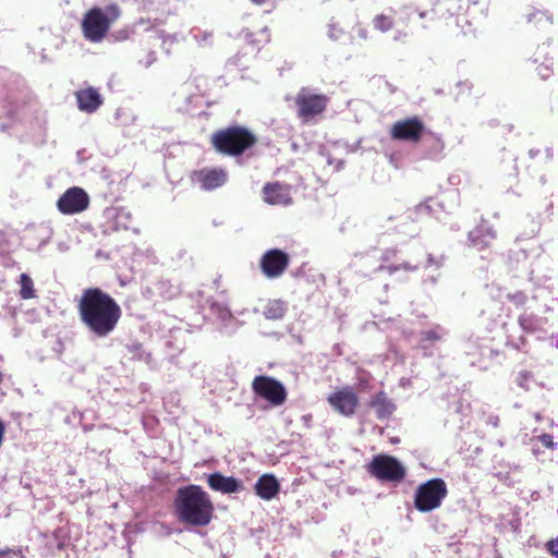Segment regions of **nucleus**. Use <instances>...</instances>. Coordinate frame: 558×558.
<instances>
[{
    "mask_svg": "<svg viewBox=\"0 0 558 558\" xmlns=\"http://www.w3.org/2000/svg\"><path fill=\"white\" fill-rule=\"evenodd\" d=\"M441 327L440 326H436L434 329H429V330H424L421 332V339H420V347L422 349H426V343L427 342H437L439 340H441Z\"/></svg>",
    "mask_w": 558,
    "mask_h": 558,
    "instance_id": "b1692460",
    "label": "nucleus"
},
{
    "mask_svg": "<svg viewBox=\"0 0 558 558\" xmlns=\"http://www.w3.org/2000/svg\"><path fill=\"white\" fill-rule=\"evenodd\" d=\"M121 16V9L117 3H111L105 9L93 7L84 14L81 29L86 40L90 43L102 41L109 33L112 23Z\"/></svg>",
    "mask_w": 558,
    "mask_h": 558,
    "instance_id": "20e7f679",
    "label": "nucleus"
},
{
    "mask_svg": "<svg viewBox=\"0 0 558 558\" xmlns=\"http://www.w3.org/2000/svg\"><path fill=\"white\" fill-rule=\"evenodd\" d=\"M366 471L373 477L385 482H400L405 477V469L401 462L385 453L374 456L366 464Z\"/></svg>",
    "mask_w": 558,
    "mask_h": 558,
    "instance_id": "0eeeda50",
    "label": "nucleus"
},
{
    "mask_svg": "<svg viewBox=\"0 0 558 558\" xmlns=\"http://www.w3.org/2000/svg\"><path fill=\"white\" fill-rule=\"evenodd\" d=\"M425 132L424 122L418 117H412L395 122L390 129V137L393 141L417 144Z\"/></svg>",
    "mask_w": 558,
    "mask_h": 558,
    "instance_id": "9d476101",
    "label": "nucleus"
},
{
    "mask_svg": "<svg viewBox=\"0 0 558 558\" xmlns=\"http://www.w3.org/2000/svg\"><path fill=\"white\" fill-rule=\"evenodd\" d=\"M263 199L269 205L288 206L292 203L291 187L280 182H269L263 187Z\"/></svg>",
    "mask_w": 558,
    "mask_h": 558,
    "instance_id": "2eb2a0df",
    "label": "nucleus"
},
{
    "mask_svg": "<svg viewBox=\"0 0 558 558\" xmlns=\"http://www.w3.org/2000/svg\"><path fill=\"white\" fill-rule=\"evenodd\" d=\"M35 105V98L24 90H10L0 99L3 116L11 120L19 119L21 114L28 112Z\"/></svg>",
    "mask_w": 558,
    "mask_h": 558,
    "instance_id": "1a4fd4ad",
    "label": "nucleus"
},
{
    "mask_svg": "<svg viewBox=\"0 0 558 558\" xmlns=\"http://www.w3.org/2000/svg\"><path fill=\"white\" fill-rule=\"evenodd\" d=\"M488 236L490 240L496 238V233L492 231L490 229L486 228H477L470 232V240L475 246L485 247L488 245V242H486L484 239Z\"/></svg>",
    "mask_w": 558,
    "mask_h": 558,
    "instance_id": "4be33fe9",
    "label": "nucleus"
},
{
    "mask_svg": "<svg viewBox=\"0 0 558 558\" xmlns=\"http://www.w3.org/2000/svg\"><path fill=\"white\" fill-rule=\"evenodd\" d=\"M289 265L290 256L279 248L266 251L259 259L260 270L269 279L281 277Z\"/></svg>",
    "mask_w": 558,
    "mask_h": 558,
    "instance_id": "f8f14e48",
    "label": "nucleus"
},
{
    "mask_svg": "<svg viewBox=\"0 0 558 558\" xmlns=\"http://www.w3.org/2000/svg\"><path fill=\"white\" fill-rule=\"evenodd\" d=\"M252 390L256 396L266 400L271 407L282 405L288 397L283 384L267 375L256 376L252 381Z\"/></svg>",
    "mask_w": 558,
    "mask_h": 558,
    "instance_id": "6e6552de",
    "label": "nucleus"
},
{
    "mask_svg": "<svg viewBox=\"0 0 558 558\" xmlns=\"http://www.w3.org/2000/svg\"><path fill=\"white\" fill-rule=\"evenodd\" d=\"M507 299L512 302L515 306L520 307V306H523L526 301H527V296L524 292L522 291H517L514 293H509L507 295Z\"/></svg>",
    "mask_w": 558,
    "mask_h": 558,
    "instance_id": "bb28decb",
    "label": "nucleus"
},
{
    "mask_svg": "<svg viewBox=\"0 0 558 558\" xmlns=\"http://www.w3.org/2000/svg\"><path fill=\"white\" fill-rule=\"evenodd\" d=\"M252 3L256 4V5H262L266 2V0H251Z\"/></svg>",
    "mask_w": 558,
    "mask_h": 558,
    "instance_id": "f704fd0d",
    "label": "nucleus"
},
{
    "mask_svg": "<svg viewBox=\"0 0 558 558\" xmlns=\"http://www.w3.org/2000/svg\"><path fill=\"white\" fill-rule=\"evenodd\" d=\"M527 31L532 34H547L553 26V16L548 11L533 9L525 15Z\"/></svg>",
    "mask_w": 558,
    "mask_h": 558,
    "instance_id": "f3484780",
    "label": "nucleus"
},
{
    "mask_svg": "<svg viewBox=\"0 0 558 558\" xmlns=\"http://www.w3.org/2000/svg\"><path fill=\"white\" fill-rule=\"evenodd\" d=\"M191 180L198 183L205 191L216 190L228 180V172L222 168H203L191 174Z\"/></svg>",
    "mask_w": 558,
    "mask_h": 558,
    "instance_id": "4468645a",
    "label": "nucleus"
},
{
    "mask_svg": "<svg viewBox=\"0 0 558 558\" xmlns=\"http://www.w3.org/2000/svg\"><path fill=\"white\" fill-rule=\"evenodd\" d=\"M488 423L492 424L494 427H497L499 425V417L497 415H490L488 417Z\"/></svg>",
    "mask_w": 558,
    "mask_h": 558,
    "instance_id": "72a5a7b5",
    "label": "nucleus"
},
{
    "mask_svg": "<svg viewBox=\"0 0 558 558\" xmlns=\"http://www.w3.org/2000/svg\"><path fill=\"white\" fill-rule=\"evenodd\" d=\"M386 271H388L389 274H393L395 271H398L400 269H403L405 271H413L416 269L415 266H411L410 264H399V265H389V266H386V267H383Z\"/></svg>",
    "mask_w": 558,
    "mask_h": 558,
    "instance_id": "cd10ccee",
    "label": "nucleus"
},
{
    "mask_svg": "<svg viewBox=\"0 0 558 558\" xmlns=\"http://www.w3.org/2000/svg\"><path fill=\"white\" fill-rule=\"evenodd\" d=\"M20 296L23 300H29L36 298V290L34 288L33 279L27 274L20 276Z\"/></svg>",
    "mask_w": 558,
    "mask_h": 558,
    "instance_id": "5701e85b",
    "label": "nucleus"
},
{
    "mask_svg": "<svg viewBox=\"0 0 558 558\" xmlns=\"http://www.w3.org/2000/svg\"><path fill=\"white\" fill-rule=\"evenodd\" d=\"M519 325L525 331L532 332V331L536 330L535 318L532 315L523 314V315L519 316Z\"/></svg>",
    "mask_w": 558,
    "mask_h": 558,
    "instance_id": "a878e982",
    "label": "nucleus"
},
{
    "mask_svg": "<svg viewBox=\"0 0 558 558\" xmlns=\"http://www.w3.org/2000/svg\"><path fill=\"white\" fill-rule=\"evenodd\" d=\"M531 373L527 371L520 372L517 377V383L519 386L524 387V384L530 380Z\"/></svg>",
    "mask_w": 558,
    "mask_h": 558,
    "instance_id": "2f4dec72",
    "label": "nucleus"
},
{
    "mask_svg": "<svg viewBox=\"0 0 558 558\" xmlns=\"http://www.w3.org/2000/svg\"><path fill=\"white\" fill-rule=\"evenodd\" d=\"M538 439H539L541 444L544 445L545 447H547V448H553L554 447V441H553L551 435H549V434H542L538 437Z\"/></svg>",
    "mask_w": 558,
    "mask_h": 558,
    "instance_id": "473e14b6",
    "label": "nucleus"
},
{
    "mask_svg": "<svg viewBox=\"0 0 558 558\" xmlns=\"http://www.w3.org/2000/svg\"><path fill=\"white\" fill-rule=\"evenodd\" d=\"M448 495V488L442 478H432L421 484L414 497V506L421 512H429L441 506Z\"/></svg>",
    "mask_w": 558,
    "mask_h": 558,
    "instance_id": "423d86ee",
    "label": "nucleus"
},
{
    "mask_svg": "<svg viewBox=\"0 0 558 558\" xmlns=\"http://www.w3.org/2000/svg\"><path fill=\"white\" fill-rule=\"evenodd\" d=\"M210 144L221 155L239 157L257 144V136L244 125L232 124L214 132Z\"/></svg>",
    "mask_w": 558,
    "mask_h": 558,
    "instance_id": "7ed1b4c3",
    "label": "nucleus"
},
{
    "mask_svg": "<svg viewBox=\"0 0 558 558\" xmlns=\"http://www.w3.org/2000/svg\"><path fill=\"white\" fill-rule=\"evenodd\" d=\"M77 313L83 326L98 338L112 333L122 317L118 302L98 287L83 290L77 301Z\"/></svg>",
    "mask_w": 558,
    "mask_h": 558,
    "instance_id": "f257e3e1",
    "label": "nucleus"
},
{
    "mask_svg": "<svg viewBox=\"0 0 558 558\" xmlns=\"http://www.w3.org/2000/svg\"><path fill=\"white\" fill-rule=\"evenodd\" d=\"M207 484L211 490L222 494H234L243 489V483L240 480L233 476H225L220 472L209 474Z\"/></svg>",
    "mask_w": 558,
    "mask_h": 558,
    "instance_id": "dca6fc26",
    "label": "nucleus"
},
{
    "mask_svg": "<svg viewBox=\"0 0 558 558\" xmlns=\"http://www.w3.org/2000/svg\"><path fill=\"white\" fill-rule=\"evenodd\" d=\"M77 107L81 111L93 113L104 102L100 94L94 87H87L75 92Z\"/></svg>",
    "mask_w": 558,
    "mask_h": 558,
    "instance_id": "6ab92c4d",
    "label": "nucleus"
},
{
    "mask_svg": "<svg viewBox=\"0 0 558 558\" xmlns=\"http://www.w3.org/2000/svg\"><path fill=\"white\" fill-rule=\"evenodd\" d=\"M374 409L378 420H387L396 411V404L389 399L385 391L377 392L368 402Z\"/></svg>",
    "mask_w": 558,
    "mask_h": 558,
    "instance_id": "412c9836",
    "label": "nucleus"
},
{
    "mask_svg": "<svg viewBox=\"0 0 558 558\" xmlns=\"http://www.w3.org/2000/svg\"><path fill=\"white\" fill-rule=\"evenodd\" d=\"M327 402L338 414L351 417L355 414L360 400L353 388L345 386L331 392L327 397Z\"/></svg>",
    "mask_w": 558,
    "mask_h": 558,
    "instance_id": "9b49d317",
    "label": "nucleus"
},
{
    "mask_svg": "<svg viewBox=\"0 0 558 558\" xmlns=\"http://www.w3.org/2000/svg\"><path fill=\"white\" fill-rule=\"evenodd\" d=\"M255 493L264 500H270L277 496L280 490L278 480L272 474H263L256 482Z\"/></svg>",
    "mask_w": 558,
    "mask_h": 558,
    "instance_id": "aec40b11",
    "label": "nucleus"
},
{
    "mask_svg": "<svg viewBox=\"0 0 558 558\" xmlns=\"http://www.w3.org/2000/svg\"><path fill=\"white\" fill-rule=\"evenodd\" d=\"M156 59H157V58H156V53H155V51L149 50V51L147 52L146 58H145V59H140V61H138V62H140L143 66L148 68L149 65H151V64L156 61Z\"/></svg>",
    "mask_w": 558,
    "mask_h": 558,
    "instance_id": "7c9ffc66",
    "label": "nucleus"
},
{
    "mask_svg": "<svg viewBox=\"0 0 558 558\" xmlns=\"http://www.w3.org/2000/svg\"><path fill=\"white\" fill-rule=\"evenodd\" d=\"M545 546L553 557L558 558V537L549 539Z\"/></svg>",
    "mask_w": 558,
    "mask_h": 558,
    "instance_id": "c85d7f7f",
    "label": "nucleus"
},
{
    "mask_svg": "<svg viewBox=\"0 0 558 558\" xmlns=\"http://www.w3.org/2000/svg\"><path fill=\"white\" fill-rule=\"evenodd\" d=\"M173 509L179 522L201 527L208 525L215 513L210 496L198 485L180 487L173 500Z\"/></svg>",
    "mask_w": 558,
    "mask_h": 558,
    "instance_id": "f03ea898",
    "label": "nucleus"
},
{
    "mask_svg": "<svg viewBox=\"0 0 558 558\" xmlns=\"http://www.w3.org/2000/svg\"><path fill=\"white\" fill-rule=\"evenodd\" d=\"M373 23L374 27L380 32H388L395 25L393 17L386 14L376 15Z\"/></svg>",
    "mask_w": 558,
    "mask_h": 558,
    "instance_id": "393cba45",
    "label": "nucleus"
},
{
    "mask_svg": "<svg viewBox=\"0 0 558 558\" xmlns=\"http://www.w3.org/2000/svg\"><path fill=\"white\" fill-rule=\"evenodd\" d=\"M553 58L548 56L544 48H538L530 59L531 70L543 81L548 80L553 75Z\"/></svg>",
    "mask_w": 558,
    "mask_h": 558,
    "instance_id": "a211bd4d",
    "label": "nucleus"
},
{
    "mask_svg": "<svg viewBox=\"0 0 558 558\" xmlns=\"http://www.w3.org/2000/svg\"><path fill=\"white\" fill-rule=\"evenodd\" d=\"M89 206V196L82 189L73 186L68 189L58 199L57 208L63 215H75L86 210Z\"/></svg>",
    "mask_w": 558,
    "mask_h": 558,
    "instance_id": "ddd939ff",
    "label": "nucleus"
},
{
    "mask_svg": "<svg viewBox=\"0 0 558 558\" xmlns=\"http://www.w3.org/2000/svg\"><path fill=\"white\" fill-rule=\"evenodd\" d=\"M0 558H22V553L15 549H3L0 550Z\"/></svg>",
    "mask_w": 558,
    "mask_h": 558,
    "instance_id": "c756f323",
    "label": "nucleus"
},
{
    "mask_svg": "<svg viewBox=\"0 0 558 558\" xmlns=\"http://www.w3.org/2000/svg\"><path fill=\"white\" fill-rule=\"evenodd\" d=\"M329 98L310 87H301L294 97L296 117L307 124L322 117L327 110Z\"/></svg>",
    "mask_w": 558,
    "mask_h": 558,
    "instance_id": "39448f33",
    "label": "nucleus"
}]
</instances>
